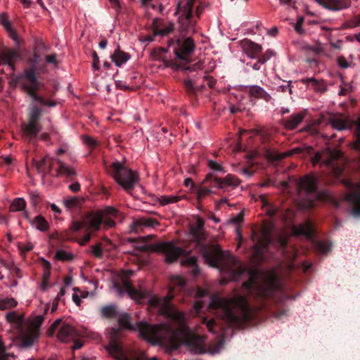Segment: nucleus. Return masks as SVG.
I'll list each match as a JSON object with an SVG mask.
<instances>
[{"label": "nucleus", "mask_w": 360, "mask_h": 360, "mask_svg": "<svg viewBox=\"0 0 360 360\" xmlns=\"http://www.w3.org/2000/svg\"><path fill=\"white\" fill-rule=\"evenodd\" d=\"M0 22L6 30H11V24L5 15H0Z\"/></svg>", "instance_id": "obj_59"}, {"label": "nucleus", "mask_w": 360, "mask_h": 360, "mask_svg": "<svg viewBox=\"0 0 360 360\" xmlns=\"http://www.w3.org/2000/svg\"><path fill=\"white\" fill-rule=\"evenodd\" d=\"M184 86L187 94L191 97H195L196 96L197 91H201L205 85L202 84L200 86H195L193 82L189 79L184 82Z\"/></svg>", "instance_id": "obj_34"}, {"label": "nucleus", "mask_w": 360, "mask_h": 360, "mask_svg": "<svg viewBox=\"0 0 360 360\" xmlns=\"http://www.w3.org/2000/svg\"><path fill=\"white\" fill-rule=\"evenodd\" d=\"M342 157V153L340 151L326 148L322 151L316 152L311 158V162L314 165L319 163H323L328 167L334 168V162L340 159Z\"/></svg>", "instance_id": "obj_16"}, {"label": "nucleus", "mask_w": 360, "mask_h": 360, "mask_svg": "<svg viewBox=\"0 0 360 360\" xmlns=\"http://www.w3.org/2000/svg\"><path fill=\"white\" fill-rule=\"evenodd\" d=\"M162 61L166 67H170L174 70H188L190 72H193L196 70L197 69L200 68V65L198 63H195L192 66L190 65H184L176 62L170 61L167 59H162Z\"/></svg>", "instance_id": "obj_29"}, {"label": "nucleus", "mask_w": 360, "mask_h": 360, "mask_svg": "<svg viewBox=\"0 0 360 360\" xmlns=\"http://www.w3.org/2000/svg\"><path fill=\"white\" fill-rule=\"evenodd\" d=\"M15 356L12 354L6 353V347L0 337V360H11L14 359Z\"/></svg>", "instance_id": "obj_45"}, {"label": "nucleus", "mask_w": 360, "mask_h": 360, "mask_svg": "<svg viewBox=\"0 0 360 360\" xmlns=\"http://www.w3.org/2000/svg\"><path fill=\"white\" fill-rule=\"evenodd\" d=\"M6 319L16 332L15 345L22 348L31 346L38 338L39 329L44 321L43 316L39 315L24 321L23 316L15 311L8 312Z\"/></svg>", "instance_id": "obj_4"}, {"label": "nucleus", "mask_w": 360, "mask_h": 360, "mask_svg": "<svg viewBox=\"0 0 360 360\" xmlns=\"http://www.w3.org/2000/svg\"><path fill=\"white\" fill-rule=\"evenodd\" d=\"M305 114L299 112L292 115L288 119L281 120V123L287 130H293L303 121Z\"/></svg>", "instance_id": "obj_26"}, {"label": "nucleus", "mask_w": 360, "mask_h": 360, "mask_svg": "<svg viewBox=\"0 0 360 360\" xmlns=\"http://www.w3.org/2000/svg\"><path fill=\"white\" fill-rule=\"evenodd\" d=\"M212 193L211 190L207 187H200L197 191V198L200 201L204 197Z\"/></svg>", "instance_id": "obj_51"}, {"label": "nucleus", "mask_w": 360, "mask_h": 360, "mask_svg": "<svg viewBox=\"0 0 360 360\" xmlns=\"http://www.w3.org/2000/svg\"><path fill=\"white\" fill-rule=\"evenodd\" d=\"M102 315L107 319L115 318L117 316L116 307L113 305H107L101 309Z\"/></svg>", "instance_id": "obj_37"}, {"label": "nucleus", "mask_w": 360, "mask_h": 360, "mask_svg": "<svg viewBox=\"0 0 360 360\" xmlns=\"http://www.w3.org/2000/svg\"><path fill=\"white\" fill-rule=\"evenodd\" d=\"M300 189L306 192L305 206L308 208L314 207L318 202H329L335 207L340 206V202L335 199L329 191L317 190L316 179L307 175L302 178L299 183Z\"/></svg>", "instance_id": "obj_7"}, {"label": "nucleus", "mask_w": 360, "mask_h": 360, "mask_svg": "<svg viewBox=\"0 0 360 360\" xmlns=\"http://www.w3.org/2000/svg\"><path fill=\"white\" fill-rule=\"evenodd\" d=\"M78 200L77 198H71L64 200V204L68 208H73L77 205Z\"/></svg>", "instance_id": "obj_58"}, {"label": "nucleus", "mask_w": 360, "mask_h": 360, "mask_svg": "<svg viewBox=\"0 0 360 360\" xmlns=\"http://www.w3.org/2000/svg\"><path fill=\"white\" fill-rule=\"evenodd\" d=\"M174 297V289L170 288L168 292V295L163 298L160 299L156 296H153L150 300V304L153 307H160V311L166 315H170L172 311V306L171 304V300Z\"/></svg>", "instance_id": "obj_17"}, {"label": "nucleus", "mask_w": 360, "mask_h": 360, "mask_svg": "<svg viewBox=\"0 0 360 360\" xmlns=\"http://www.w3.org/2000/svg\"><path fill=\"white\" fill-rule=\"evenodd\" d=\"M324 8L332 11H339L350 6L349 0H316Z\"/></svg>", "instance_id": "obj_23"}, {"label": "nucleus", "mask_w": 360, "mask_h": 360, "mask_svg": "<svg viewBox=\"0 0 360 360\" xmlns=\"http://www.w3.org/2000/svg\"><path fill=\"white\" fill-rule=\"evenodd\" d=\"M49 86H51L52 89L48 91L46 89V107H54L56 106L58 102L56 101H52L48 98L49 96H53L56 94V91L58 90V83L56 81H51L49 84Z\"/></svg>", "instance_id": "obj_33"}, {"label": "nucleus", "mask_w": 360, "mask_h": 360, "mask_svg": "<svg viewBox=\"0 0 360 360\" xmlns=\"http://www.w3.org/2000/svg\"><path fill=\"white\" fill-rule=\"evenodd\" d=\"M19 58L18 51L12 49H6L0 51V65L7 66L10 74L14 71V63Z\"/></svg>", "instance_id": "obj_19"}, {"label": "nucleus", "mask_w": 360, "mask_h": 360, "mask_svg": "<svg viewBox=\"0 0 360 360\" xmlns=\"http://www.w3.org/2000/svg\"><path fill=\"white\" fill-rule=\"evenodd\" d=\"M207 166L214 172H225V171H224L223 167L216 161L209 160L207 161Z\"/></svg>", "instance_id": "obj_50"}, {"label": "nucleus", "mask_w": 360, "mask_h": 360, "mask_svg": "<svg viewBox=\"0 0 360 360\" xmlns=\"http://www.w3.org/2000/svg\"><path fill=\"white\" fill-rule=\"evenodd\" d=\"M316 248L322 254H326L330 250V244L328 242L319 241L316 243Z\"/></svg>", "instance_id": "obj_46"}, {"label": "nucleus", "mask_w": 360, "mask_h": 360, "mask_svg": "<svg viewBox=\"0 0 360 360\" xmlns=\"http://www.w3.org/2000/svg\"><path fill=\"white\" fill-rule=\"evenodd\" d=\"M41 115V109L34 105L30 111L29 122L22 125L23 133L30 139L35 137L41 129L39 118Z\"/></svg>", "instance_id": "obj_15"}, {"label": "nucleus", "mask_w": 360, "mask_h": 360, "mask_svg": "<svg viewBox=\"0 0 360 360\" xmlns=\"http://www.w3.org/2000/svg\"><path fill=\"white\" fill-rule=\"evenodd\" d=\"M233 266L230 269L231 278L233 281H238L247 271V269L236 260H233Z\"/></svg>", "instance_id": "obj_32"}, {"label": "nucleus", "mask_w": 360, "mask_h": 360, "mask_svg": "<svg viewBox=\"0 0 360 360\" xmlns=\"http://www.w3.org/2000/svg\"><path fill=\"white\" fill-rule=\"evenodd\" d=\"M204 79L206 82L207 85L210 88H213L214 86L216 81L212 77H204Z\"/></svg>", "instance_id": "obj_63"}, {"label": "nucleus", "mask_w": 360, "mask_h": 360, "mask_svg": "<svg viewBox=\"0 0 360 360\" xmlns=\"http://www.w3.org/2000/svg\"><path fill=\"white\" fill-rule=\"evenodd\" d=\"M158 19H155L153 22V35L148 36L146 38V40L148 41H153V38L155 36L160 35L162 37L167 36L172 32H173L174 29V23L169 22L167 24L161 23L160 25L157 24Z\"/></svg>", "instance_id": "obj_21"}, {"label": "nucleus", "mask_w": 360, "mask_h": 360, "mask_svg": "<svg viewBox=\"0 0 360 360\" xmlns=\"http://www.w3.org/2000/svg\"><path fill=\"white\" fill-rule=\"evenodd\" d=\"M91 233H86L79 241V243L81 245H86L91 240Z\"/></svg>", "instance_id": "obj_62"}, {"label": "nucleus", "mask_w": 360, "mask_h": 360, "mask_svg": "<svg viewBox=\"0 0 360 360\" xmlns=\"http://www.w3.org/2000/svg\"><path fill=\"white\" fill-rule=\"evenodd\" d=\"M190 233L197 241L205 262L210 266L217 267L223 257L222 250L217 244L202 243L205 233L202 229L191 227Z\"/></svg>", "instance_id": "obj_10"}, {"label": "nucleus", "mask_w": 360, "mask_h": 360, "mask_svg": "<svg viewBox=\"0 0 360 360\" xmlns=\"http://www.w3.org/2000/svg\"><path fill=\"white\" fill-rule=\"evenodd\" d=\"M274 55V51L268 49L263 55L259 56L260 62L266 63Z\"/></svg>", "instance_id": "obj_57"}, {"label": "nucleus", "mask_w": 360, "mask_h": 360, "mask_svg": "<svg viewBox=\"0 0 360 360\" xmlns=\"http://www.w3.org/2000/svg\"><path fill=\"white\" fill-rule=\"evenodd\" d=\"M294 232L299 236H304L311 239L315 235V229L313 224L309 220H307L303 224H300L294 228Z\"/></svg>", "instance_id": "obj_25"}, {"label": "nucleus", "mask_w": 360, "mask_h": 360, "mask_svg": "<svg viewBox=\"0 0 360 360\" xmlns=\"http://www.w3.org/2000/svg\"><path fill=\"white\" fill-rule=\"evenodd\" d=\"M300 82L304 84H311V88L316 91H324L326 88L323 87L321 83L314 77L304 78L300 79Z\"/></svg>", "instance_id": "obj_35"}, {"label": "nucleus", "mask_w": 360, "mask_h": 360, "mask_svg": "<svg viewBox=\"0 0 360 360\" xmlns=\"http://www.w3.org/2000/svg\"><path fill=\"white\" fill-rule=\"evenodd\" d=\"M58 340L63 342L72 341L74 345L72 347L73 350L82 347L83 342L77 340L78 332L75 328L67 323H64L61 319H56L46 330V335L51 336L55 333Z\"/></svg>", "instance_id": "obj_11"}, {"label": "nucleus", "mask_w": 360, "mask_h": 360, "mask_svg": "<svg viewBox=\"0 0 360 360\" xmlns=\"http://www.w3.org/2000/svg\"><path fill=\"white\" fill-rule=\"evenodd\" d=\"M148 249L153 252L164 254L165 261L167 264L173 263L181 256H183V263L194 268L193 270V274L196 276L199 273L196 257L188 256L185 250L176 246L173 241L158 242L155 244L149 245Z\"/></svg>", "instance_id": "obj_8"}, {"label": "nucleus", "mask_w": 360, "mask_h": 360, "mask_svg": "<svg viewBox=\"0 0 360 360\" xmlns=\"http://www.w3.org/2000/svg\"><path fill=\"white\" fill-rule=\"evenodd\" d=\"M16 83L22 89L30 95L35 102H39L42 105H44V98L38 97L35 94V91L39 87V84L33 69L27 70L23 75L18 77Z\"/></svg>", "instance_id": "obj_13"}, {"label": "nucleus", "mask_w": 360, "mask_h": 360, "mask_svg": "<svg viewBox=\"0 0 360 360\" xmlns=\"http://www.w3.org/2000/svg\"><path fill=\"white\" fill-rule=\"evenodd\" d=\"M137 329L144 340L154 345L168 343L177 347L181 342L193 353L205 352V340L202 336L187 333L184 334L179 340V332L166 324L150 325L146 322H139Z\"/></svg>", "instance_id": "obj_1"}, {"label": "nucleus", "mask_w": 360, "mask_h": 360, "mask_svg": "<svg viewBox=\"0 0 360 360\" xmlns=\"http://www.w3.org/2000/svg\"><path fill=\"white\" fill-rule=\"evenodd\" d=\"M120 215L119 211L112 207H106L103 210L89 212L83 219L82 222L74 221L71 226L76 232L82 228L91 232L98 231L101 224L105 228L115 226V219Z\"/></svg>", "instance_id": "obj_5"}, {"label": "nucleus", "mask_w": 360, "mask_h": 360, "mask_svg": "<svg viewBox=\"0 0 360 360\" xmlns=\"http://www.w3.org/2000/svg\"><path fill=\"white\" fill-rule=\"evenodd\" d=\"M302 152V150L300 148H295L292 149L291 150L285 153H281L276 150H272L270 149H266L264 151V156L269 161H276V160H281L286 157L291 156L293 154L296 153H300Z\"/></svg>", "instance_id": "obj_24"}, {"label": "nucleus", "mask_w": 360, "mask_h": 360, "mask_svg": "<svg viewBox=\"0 0 360 360\" xmlns=\"http://www.w3.org/2000/svg\"><path fill=\"white\" fill-rule=\"evenodd\" d=\"M110 58L117 66L120 67L130 58V55L120 50L118 46V48L111 55Z\"/></svg>", "instance_id": "obj_30"}, {"label": "nucleus", "mask_w": 360, "mask_h": 360, "mask_svg": "<svg viewBox=\"0 0 360 360\" xmlns=\"http://www.w3.org/2000/svg\"><path fill=\"white\" fill-rule=\"evenodd\" d=\"M118 322L121 327L127 328V329H132L133 326L130 323V316L128 314L124 313L118 316Z\"/></svg>", "instance_id": "obj_40"}, {"label": "nucleus", "mask_w": 360, "mask_h": 360, "mask_svg": "<svg viewBox=\"0 0 360 360\" xmlns=\"http://www.w3.org/2000/svg\"><path fill=\"white\" fill-rule=\"evenodd\" d=\"M31 202L34 206H37L39 202V196L38 192L32 191L30 192Z\"/></svg>", "instance_id": "obj_56"}, {"label": "nucleus", "mask_w": 360, "mask_h": 360, "mask_svg": "<svg viewBox=\"0 0 360 360\" xmlns=\"http://www.w3.org/2000/svg\"><path fill=\"white\" fill-rule=\"evenodd\" d=\"M291 83H292L291 81H288V84L286 85L282 84V85L278 86L276 89V91L278 92H282V93H284V92L288 91L289 94H292V91Z\"/></svg>", "instance_id": "obj_53"}, {"label": "nucleus", "mask_w": 360, "mask_h": 360, "mask_svg": "<svg viewBox=\"0 0 360 360\" xmlns=\"http://www.w3.org/2000/svg\"><path fill=\"white\" fill-rule=\"evenodd\" d=\"M58 163L59 167L58 172L60 175H63L68 178H72L76 175V172L73 169L68 167L67 165L60 161H58Z\"/></svg>", "instance_id": "obj_36"}, {"label": "nucleus", "mask_w": 360, "mask_h": 360, "mask_svg": "<svg viewBox=\"0 0 360 360\" xmlns=\"http://www.w3.org/2000/svg\"><path fill=\"white\" fill-rule=\"evenodd\" d=\"M91 252L97 258H101L103 256V249L101 243H98L96 245H93L91 247Z\"/></svg>", "instance_id": "obj_52"}, {"label": "nucleus", "mask_w": 360, "mask_h": 360, "mask_svg": "<svg viewBox=\"0 0 360 360\" xmlns=\"http://www.w3.org/2000/svg\"><path fill=\"white\" fill-rule=\"evenodd\" d=\"M248 89L247 93L249 94L250 97L257 98V99H263L266 102H269L272 97L268 94L262 87L257 85H252L248 87Z\"/></svg>", "instance_id": "obj_27"}, {"label": "nucleus", "mask_w": 360, "mask_h": 360, "mask_svg": "<svg viewBox=\"0 0 360 360\" xmlns=\"http://www.w3.org/2000/svg\"><path fill=\"white\" fill-rule=\"evenodd\" d=\"M46 143L48 142L49 140L53 141V142H54V141L60 140V136H59L58 131H56V129H54L53 127H51V129H50V132L49 133L46 132Z\"/></svg>", "instance_id": "obj_47"}, {"label": "nucleus", "mask_w": 360, "mask_h": 360, "mask_svg": "<svg viewBox=\"0 0 360 360\" xmlns=\"http://www.w3.org/2000/svg\"><path fill=\"white\" fill-rule=\"evenodd\" d=\"M26 202L23 198H15L11 205L10 209L12 212L21 211L25 209Z\"/></svg>", "instance_id": "obj_39"}, {"label": "nucleus", "mask_w": 360, "mask_h": 360, "mask_svg": "<svg viewBox=\"0 0 360 360\" xmlns=\"http://www.w3.org/2000/svg\"><path fill=\"white\" fill-rule=\"evenodd\" d=\"M68 187L72 192L75 193L78 192L80 190V184H79V182H75L69 185Z\"/></svg>", "instance_id": "obj_64"}, {"label": "nucleus", "mask_w": 360, "mask_h": 360, "mask_svg": "<svg viewBox=\"0 0 360 360\" xmlns=\"http://www.w3.org/2000/svg\"><path fill=\"white\" fill-rule=\"evenodd\" d=\"M159 224L157 219L153 218H141L134 221V229L138 231V229L143 227H155Z\"/></svg>", "instance_id": "obj_31"}, {"label": "nucleus", "mask_w": 360, "mask_h": 360, "mask_svg": "<svg viewBox=\"0 0 360 360\" xmlns=\"http://www.w3.org/2000/svg\"><path fill=\"white\" fill-rule=\"evenodd\" d=\"M248 281L243 282V288L250 294L255 295L259 298L274 297L281 290L282 286L275 275L269 276L262 284L257 283V275L254 271L250 273Z\"/></svg>", "instance_id": "obj_6"}, {"label": "nucleus", "mask_w": 360, "mask_h": 360, "mask_svg": "<svg viewBox=\"0 0 360 360\" xmlns=\"http://www.w3.org/2000/svg\"><path fill=\"white\" fill-rule=\"evenodd\" d=\"M210 308L218 311L221 319L230 327H240L247 324L255 316L254 309L243 295L236 297L233 303L219 297L212 298Z\"/></svg>", "instance_id": "obj_3"}, {"label": "nucleus", "mask_w": 360, "mask_h": 360, "mask_svg": "<svg viewBox=\"0 0 360 360\" xmlns=\"http://www.w3.org/2000/svg\"><path fill=\"white\" fill-rule=\"evenodd\" d=\"M337 61L338 65L342 68L346 69L349 67V63L347 61L346 58L342 56L338 57Z\"/></svg>", "instance_id": "obj_60"}, {"label": "nucleus", "mask_w": 360, "mask_h": 360, "mask_svg": "<svg viewBox=\"0 0 360 360\" xmlns=\"http://www.w3.org/2000/svg\"><path fill=\"white\" fill-rule=\"evenodd\" d=\"M82 139L84 143L91 149L95 148L98 145V141L89 136L84 135Z\"/></svg>", "instance_id": "obj_49"}, {"label": "nucleus", "mask_w": 360, "mask_h": 360, "mask_svg": "<svg viewBox=\"0 0 360 360\" xmlns=\"http://www.w3.org/2000/svg\"><path fill=\"white\" fill-rule=\"evenodd\" d=\"M55 258L60 261L68 262L73 259V255L64 250H58L56 252Z\"/></svg>", "instance_id": "obj_41"}, {"label": "nucleus", "mask_w": 360, "mask_h": 360, "mask_svg": "<svg viewBox=\"0 0 360 360\" xmlns=\"http://www.w3.org/2000/svg\"><path fill=\"white\" fill-rule=\"evenodd\" d=\"M179 196L174 195H162L160 198V203L162 205H165L170 203L177 202L180 200Z\"/></svg>", "instance_id": "obj_44"}, {"label": "nucleus", "mask_w": 360, "mask_h": 360, "mask_svg": "<svg viewBox=\"0 0 360 360\" xmlns=\"http://www.w3.org/2000/svg\"><path fill=\"white\" fill-rule=\"evenodd\" d=\"M60 60L58 59V56L56 53L46 55V68L50 65L53 68H58Z\"/></svg>", "instance_id": "obj_42"}, {"label": "nucleus", "mask_w": 360, "mask_h": 360, "mask_svg": "<svg viewBox=\"0 0 360 360\" xmlns=\"http://www.w3.org/2000/svg\"><path fill=\"white\" fill-rule=\"evenodd\" d=\"M17 301L12 297H6L0 300V309L6 310L13 307H15L17 305Z\"/></svg>", "instance_id": "obj_38"}, {"label": "nucleus", "mask_w": 360, "mask_h": 360, "mask_svg": "<svg viewBox=\"0 0 360 360\" xmlns=\"http://www.w3.org/2000/svg\"><path fill=\"white\" fill-rule=\"evenodd\" d=\"M346 200L352 205V213L355 217L360 216V183L355 185L354 189L346 195Z\"/></svg>", "instance_id": "obj_20"}, {"label": "nucleus", "mask_w": 360, "mask_h": 360, "mask_svg": "<svg viewBox=\"0 0 360 360\" xmlns=\"http://www.w3.org/2000/svg\"><path fill=\"white\" fill-rule=\"evenodd\" d=\"M91 56H92V58H93L92 67L94 70H98L100 68L99 57L95 51H92Z\"/></svg>", "instance_id": "obj_55"}, {"label": "nucleus", "mask_w": 360, "mask_h": 360, "mask_svg": "<svg viewBox=\"0 0 360 360\" xmlns=\"http://www.w3.org/2000/svg\"><path fill=\"white\" fill-rule=\"evenodd\" d=\"M113 288L118 292L120 296H122L124 292L134 300H142L146 297V293L140 290L136 289L130 281L123 280L122 284L118 283H113Z\"/></svg>", "instance_id": "obj_18"}, {"label": "nucleus", "mask_w": 360, "mask_h": 360, "mask_svg": "<svg viewBox=\"0 0 360 360\" xmlns=\"http://www.w3.org/2000/svg\"><path fill=\"white\" fill-rule=\"evenodd\" d=\"M44 162L45 158H42L40 160L36 159L33 160V165L36 168L37 171L39 173H43L44 171ZM44 174H42L41 176L44 177Z\"/></svg>", "instance_id": "obj_48"}, {"label": "nucleus", "mask_w": 360, "mask_h": 360, "mask_svg": "<svg viewBox=\"0 0 360 360\" xmlns=\"http://www.w3.org/2000/svg\"><path fill=\"white\" fill-rule=\"evenodd\" d=\"M193 0H185L180 2L175 11L178 16L179 32L180 36L169 40V46L175 44L174 53L179 60L188 63L193 55L195 43L191 35L196 32V20L193 19L192 5Z\"/></svg>", "instance_id": "obj_2"}, {"label": "nucleus", "mask_w": 360, "mask_h": 360, "mask_svg": "<svg viewBox=\"0 0 360 360\" xmlns=\"http://www.w3.org/2000/svg\"><path fill=\"white\" fill-rule=\"evenodd\" d=\"M303 22H304V18L302 17H300L295 25V30L298 33V34H303L304 33V31L302 28V25H303Z\"/></svg>", "instance_id": "obj_54"}, {"label": "nucleus", "mask_w": 360, "mask_h": 360, "mask_svg": "<svg viewBox=\"0 0 360 360\" xmlns=\"http://www.w3.org/2000/svg\"><path fill=\"white\" fill-rule=\"evenodd\" d=\"M204 225H205V221L204 220L200 218V217H198L195 221V224L194 226H192L191 227H193V228H196V229H202L204 230Z\"/></svg>", "instance_id": "obj_61"}, {"label": "nucleus", "mask_w": 360, "mask_h": 360, "mask_svg": "<svg viewBox=\"0 0 360 360\" xmlns=\"http://www.w3.org/2000/svg\"><path fill=\"white\" fill-rule=\"evenodd\" d=\"M105 169L115 181L127 192L134 190L135 185L139 181V175L135 171L128 168L119 161L113 162L109 165H105Z\"/></svg>", "instance_id": "obj_9"}, {"label": "nucleus", "mask_w": 360, "mask_h": 360, "mask_svg": "<svg viewBox=\"0 0 360 360\" xmlns=\"http://www.w3.org/2000/svg\"><path fill=\"white\" fill-rule=\"evenodd\" d=\"M271 243V231L267 229H264L262 231V235L258 239L256 248L258 252H262L267 250L269 244Z\"/></svg>", "instance_id": "obj_28"}, {"label": "nucleus", "mask_w": 360, "mask_h": 360, "mask_svg": "<svg viewBox=\"0 0 360 360\" xmlns=\"http://www.w3.org/2000/svg\"><path fill=\"white\" fill-rule=\"evenodd\" d=\"M240 46L246 55L251 58H259L262 51V46L248 39L242 40Z\"/></svg>", "instance_id": "obj_22"}, {"label": "nucleus", "mask_w": 360, "mask_h": 360, "mask_svg": "<svg viewBox=\"0 0 360 360\" xmlns=\"http://www.w3.org/2000/svg\"><path fill=\"white\" fill-rule=\"evenodd\" d=\"M32 225L39 231H45V219L41 216L35 217L34 220L32 221Z\"/></svg>", "instance_id": "obj_43"}, {"label": "nucleus", "mask_w": 360, "mask_h": 360, "mask_svg": "<svg viewBox=\"0 0 360 360\" xmlns=\"http://www.w3.org/2000/svg\"><path fill=\"white\" fill-rule=\"evenodd\" d=\"M332 127L339 131L355 127V141L353 143V148L358 152L359 157L356 162V167L360 171V115L355 121H349L341 117H332L329 120Z\"/></svg>", "instance_id": "obj_12"}, {"label": "nucleus", "mask_w": 360, "mask_h": 360, "mask_svg": "<svg viewBox=\"0 0 360 360\" xmlns=\"http://www.w3.org/2000/svg\"><path fill=\"white\" fill-rule=\"evenodd\" d=\"M204 183L210 187L225 190L227 187H237L240 184L238 178L233 174H227L224 178L218 177L214 173L207 174Z\"/></svg>", "instance_id": "obj_14"}]
</instances>
